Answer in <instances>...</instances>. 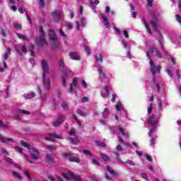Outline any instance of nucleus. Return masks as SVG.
<instances>
[{"label": "nucleus", "instance_id": "603ef678", "mask_svg": "<svg viewBox=\"0 0 181 181\" xmlns=\"http://www.w3.org/2000/svg\"><path fill=\"white\" fill-rule=\"evenodd\" d=\"M155 141H156V138L152 137L150 141V146H155Z\"/></svg>", "mask_w": 181, "mask_h": 181}, {"label": "nucleus", "instance_id": "a19ab883", "mask_svg": "<svg viewBox=\"0 0 181 181\" xmlns=\"http://www.w3.org/2000/svg\"><path fill=\"white\" fill-rule=\"evenodd\" d=\"M18 37H19L20 39H21V40H28V37L25 35H22V34H20V33H17L16 34Z\"/></svg>", "mask_w": 181, "mask_h": 181}, {"label": "nucleus", "instance_id": "4c0bfd02", "mask_svg": "<svg viewBox=\"0 0 181 181\" xmlns=\"http://www.w3.org/2000/svg\"><path fill=\"white\" fill-rule=\"evenodd\" d=\"M13 176L17 179H19V180H22V176H21V174L16 171H13Z\"/></svg>", "mask_w": 181, "mask_h": 181}, {"label": "nucleus", "instance_id": "ddd939ff", "mask_svg": "<svg viewBox=\"0 0 181 181\" xmlns=\"http://www.w3.org/2000/svg\"><path fill=\"white\" fill-rule=\"evenodd\" d=\"M106 170L111 175V176H121V174L117 173L111 166L107 165Z\"/></svg>", "mask_w": 181, "mask_h": 181}, {"label": "nucleus", "instance_id": "7c9ffc66", "mask_svg": "<svg viewBox=\"0 0 181 181\" xmlns=\"http://www.w3.org/2000/svg\"><path fill=\"white\" fill-rule=\"evenodd\" d=\"M13 26L15 28V29H16V30H22V25L18 23L17 22H14L13 23Z\"/></svg>", "mask_w": 181, "mask_h": 181}, {"label": "nucleus", "instance_id": "79ce46f5", "mask_svg": "<svg viewBox=\"0 0 181 181\" xmlns=\"http://www.w3.org/2000/svg\"><path fill=\"white\" fill-rule=\"evenodd\" d=\"M4 159L7 163H10L11 165H13V160L12 158L8 157V156H4Z\"/></svg>", "mask_w": 181, "mask_h": 181}, {"label": "nucleus", "instance_id": "bb28decb", "mask_svg": "<svg viewBox=\"0 0 181 181\" xmlns=\"http://www.w3.org/2000/svg\"><path fill=\"white\" fill-rule=\"evenodd\" d=\"M98 4H100V0H94V1H93V0H90V8L93 9H95V5H98Z\"/></svg>", "mask_w": 181, "mask_h": 181}, {"label": "nucleus", "instance_id": "a211bd4d", "mask_svg": "<svg viewBox=\"0 0 181 181\" xmlns=\"http://www.w3.org/2000/svg\"><path fill=\"white\" fill-rule=\"evenodd\" d=\"M110 114H111V112L110 111V109H108V107H105L104 109L103 112H102V117L105 119H107L108 116L110 115Z\"/></svg>", "mask_w": 181, "mask_h": 181}, {"label": "nucleus", "instance_id": "cd10ccee", "mask_svg": "<svg viewBox=\"0 0 181 181\" xmlns=\"http://www.w3.org/2000/svg\"><path fill=\"white\" fill-rule=\"evenodd\" d=\"M0 141L1 142H3V144H6V142H8V141H10V142H15L13 141V139H11V138H7L6 139V138H5V137H4L2 136H0Z\"/></svg>", "mask_w": 181, "mask_h": 181}, {"label": "nucleus", "instance_id": "4468645a", "mask_svg": "<svg viewBox=\"0 0 181 181\" xmlns=\"http://www.w3.org/2000/svg\"><path fill=\"white\" fill-rule=\"evenodd\" d=\"M61 78L63 87H66L67 83L66 80L67 78H69V74L66 71H64V74L62 75Z\"/></svg>", "mask_w": 181, "mask_h": 181}, {"label": "nucleus", "instance_id": "9d476101", "mask_svg": "<svg viewBox=\"0 0 181 181\" xmlns=\"http://www.w3.org/2000/svg\"><path fill=\"white\" fill-rule=\"evenodd\" d=\"M54 138L57 139H62V135L56 134L55 133H51L49 136H46V141H54Z\"/></svg>", "mask_w": 181, "mask_h": 181}, {"label": "nucleus", "instance_id": "49530a36", "mask_svg": "<svg viewBox=\"0 0 181 181\" xmlns=\"http://www.w3.org/2000/svg\"><path fill=\"white\" fill-rule=\"evenodd\" d=\"M91 163H93V165H95L96 166H100V162L95 158L92 159Z\"/></svg>", "mask_w": 181, "mask_h": 181}, {"label": "nucleus", "instance_id": "39448f33", "mask_svg": "<svg viewBox=\"0 0 181 181\" xmlns=\"http://www.w3.org/2000/svg\"><path fill=\"white\" fill-rule=\"evenodd\" d=\"M50 15L54 22H59L62 18V12L59 10H55L54 11L51 12Z\"/></svg>", "mask_w": 181, "mask_h": 181}, {"label": "nucleus", "instance_id": "0e129e2a", "mask_svg": "<svg viewBox=\"0 0 181 181\" xmlns=\"http://www.w3.org/2000/svg\"><path fill=\"white\" fill-rule=\"evenodd\" d=\"M83 153L86 154L87 156H91V152L88 150H83Z\"/></svg>", "mask_w": 181, "mask_h": 181}, {"label": "nucleus", "instance_id": "774afa93", "mask_svg": "<svg viewBox=\"0 0 181 181\" xmlns=\"http://www.w3.org/2000/svg\"><path fill=\"white\" fill-rule=\"evenodd\" d=\"M116 110H117V111L121 110V103H119L116 105Z\"/></svg>", "mask_w": 181, "mask_h": 181}, {"label": "nucleus", "instance_id": "f8f14e48", "mask_svg": "<svg viewBox=\"0 0 181 181\" xmlns=\"http://www.w3.org/2000/svg\"><path fill=\"white\" fill-rule=\"evenodd\" d=\"M105 92L102 91L100 93L101 96L103 98H107V97H110V86L108 85H105L104 87Z\"/></svg>", "mask_w": 181, "mask_h": 181}, {"label": "nucleus", "instance_id": "9b49d317", "mask_svg": "<svg viewBox=\"0 0 181 181\" xmlns=\"http://www.w3.org/2000/svg\"><path fill=\"white\" fill-rule=\"evenodd\" d=\"M32 150L34 152V153H30L31 159H33V160H37V159H39V155L40 153L39 152V150H37L35 148H33Z\"/></svg>", "mask_w": 181, "mask_h": 181}, {"label": "nucleus", "instance_id": "412c9836", "mask_svg": "<svg viewBox=\"0 0 181 181\" xmlns=\"http://www.w3.org/2000/svg\"><path fill=\"white\" fill-rule=\"evenodd\" d=\"M100 16H102V19H103V22L105 25V26H106V28H110V22L108 21V18H107V16L104 14H100Z\"/></svg>", "mask_w": 181, "mask_h": 181}, {"label": "nucleus", "instance_id": "5701e85b", "mask_svg": "<svg viewBox=\"0 0 181 181\" xmlns=\"http://www.w3.org/2000/svg\"><path fill=\"white\" fill-rule=\"evenodd\" d=\"M118 129H119V132H121L122 135H123V136L124 138H129V133L125 132V130L124 129V128L119 127H118Z\"/></svg>", "mask_w": 181, "mask_h": 181}, {"label": "nucleus", "instance_id": "864d4df0", "mask_svg": "<svg viewBox=\"0 0 181 181\" xmlns=\"http://www.w3.org/2000/svg\"><path fill=\"white\" fill-rule=\"evenodd\" d=\"M62 107L63 110H69V106L67 105V103L66 102H62Z\"/></svg>", "mask_w": 181, "mask_h": 181}, {"label": "nucleus", "instance_id": "e433bc0d", "mask_svg": "<svg viewBox=\"0 0 181 181\" xmlns=\"http://www.w3.org/2000/svg\"><path fill=\"white\" fill-rule=\"evenodd\" d=\"M100 158L103 159V160H105L106 162H110V157L107 156V154L101 153Z\"/></svg>", "mask_w": 181, "mask_h": 181}, {"label": "nucleus", "instance_id": "de8ad7c7", "mask_svg": "<svg viewBox=\"0 0 181 181\" xmlns=\"http://www.w3.org/2000/svg\"><path fill=\"white\" fill-rule=\"evenodd\" d=\"M85 51L88 56H90V54H91V50L90 49V47H88L87 45H85Z\"/></svg>", "mask_w": 181, "mask_h": 181}, {"label": "nucleus", "instance_id": "3c124183", "mask_svg": "<svg viewBox=\"0 0 181 181\" xmlns=\"http://www.w3.org/2000/svg\"><path fill=\"white\" fill-rule=\"evenodd\" d=\"M105 178L106 179V180L108 181H112V177L110 176V175H108V173H105Z\"/></svg>", "mask_w": 181, "mask_h": 181}, {"label": "nucleus", "instance_id": "6e6552de", "mask_svg": "<svg viewBox=\"0 0 181 181\" xmlns=\"http://www.w3.org/2000/svg\"><path fill=\"white\" fill-rule=\"evenodd\" d=\"M64 158H69V162H76V163H80V159L77 157L71 156L70 153H64Z\"/></svg>", "mask_w": 181, "mask_h": 181}, {"label": "nucleus", "instance_id": "f03ea898", "mask_svg": "<svg viewBox=\"0 0 181 181\" xmlns=\"http://www.w3.org/2000/svg\"><path fill=\"white\" fill-rule=\"evenodd\" d=\"M147 124L151 125V127H158L159 125V117H156L155 115H151L147 119Z\"/></svg>", "mask_w": 181, "mask_h": 181}, {"label": "nucleus", "instance_id": "72a5a7b5", "mask_svg": "<svg viewBox=\"0 0 181 181\" xmlns=\"http://www.w3.org/2000/svg\"><path fill=\"white\" fill-rule=\"evenodd\" d=\"M156 128H158V127H153L149 132H148V136H150V138H152V136H153V134L155 133V131H156Z\"/></svg>", "mask_w": 181, "mask_h": 181}, {"label": "nucleus", "instance_id": "0eeeda50", "mask_svg": "<svg viewBox=\"0 0 181 181\" xmlns=\"http://www.w3.org/2000/svg\"><path fill=\"white\" fill-rule=\"evenodd\" d=\"M77 84H78V78L74 77L72 79L71 84L69 88L68 93H74V87H77Z\"/></svg>", "mask_w": 181, "mask_h": 181}, {"label": "nucleus", "instance_id": "5fc2aeb1", "mask_svg": "<svg viewBox=\"0 0 181 181\" xmlns=\"http://www.w3.org/2000/svg\"><path fill=\"white\" fill-rule=\"evenodd\" d=\"M72 179L74 181H82L81 177L78 175H74V177H72Z\"/></svg>", "mask_w": 181, "mask_h": 181}, {"label": "nucleus", "instance_id": "2f4dec72", "mask_svg": "<svg viewBox=\"0 0 181 181\" xmlns=\"http://www.w3.org/2000/svg\"><path fill=\"white\" fill-rule=\"evenodd\" d=\"M123 165H129V166H135V163L131 160H127L126 161H122Z\"/></svg>", "mask_w": 181, "mask_h": 181}, {"label": "nucleus", "instance_id": "c85d7f7f", "mask_svg": "<svg viewBox=\"0 0 181 181\" xmlns=\"http://www.w3.org/2000/svg\"><path fill=\"white\" fill-rule=\"evenodd\" d=\"M45 158L49 163H53L54 162L53 155L50 153L46 154Z\"/></svg>", "mask_w": 181, "mask_h": 181}, {"label": "nucleus", "instance_id": "aec40b11", "mask_svg": "<svg viewBox=\"0 0 181 181\" xmlns=\"http://www.w3.org/2000/svg\"><path fill=\"white\" fill-rule=\"evenodd\" d=\"M36 93L33 91H30L26 95H23V97L26 98V100H32V98H35Z\"/></svg>", "mask_w": 181, "mask_h": 181}, {"label": "nucleus", "instance_id": "680f3d73", "mask_svg": "<svg viewBox=\"0 0 181 181\" xmlns=\"http://www.w3.org/2000/svg\"><path fill=\"white\" fill-rule=\"evenodd\" d=\"M119 142H120V144H122V145H124L125 146H128V144L124 143V140L120 137L119 138Z\"/></svg>", "mask_w": 181, "mask_h": 181}, {"label": "nucleus", "instance_id": "69168bd1", "mask_svg": "<svg viewBox=\"0 0 181 181\" xmlns=\"http://www.w3.org/2000/svg\"><path fill=\"white\" fill-rule=\"evenodd\" d=\"M175 18L177 19V22H179V23H181V16L180 15H176Z\"/></svg>", "mask_w": 181, "mask_h": 181}, {"label": "nucleus", "instance_id": "f704fd0d", "mask_svg": "<svg viewBox=\"0 0 181 181\" xmlns=\"http://www.w3.org/2000/svg\"><path fill=\"white\" fill-rule=\"evenodd\" d=\"M95 59L96 62H100V63H103V54H95Z\"/></svg>", "mask_w": 181, "mask_h": 181}, {"label": "nucleus", "instance_id": "4be33fe9", "mask_svg": "<svg viewBox=\"0 0 181 181\" xmlns=\"http://www.w3.org/2000/svg\"><path fill=\"white\" fill-rule=\"evenodd\" d=\"M45 37V36L37 37V40H38V45H40V46H42V45H45V42H46V38Z\"/></svg>", "mask_w": 181, "mask_h": 181}, {"label": "nucleus", "instance_id": "4d7b16f0", "mask_svg": "<svg viewBox=\"0 0 181 181\" xmlns=\"http://www.w3.org/2000/svg\"><path fill=\"white\" fill-rule=\"evenodd\" d=\"M1 153H4V155H9V152L5 149V148H2L1 149Z\"/></svg>", "mask_w": 181, "mask_h": 181}, {"label": "nucleus", "instance_id": "20e7f679", "mask_svg": "<svg viewBox=\"0 0 181 181\" xmlns=\"http://www.w3.org/2000/svg\"><path fill=\"white\" fill-rule=\"evenodd\" d=\"M150 66H151V71L153 76H155L156 73H160V65H158L157 66L155 65V62L153 60H150Z\"/></svg>", "mask_w": 181, "mask_h": 181}, {"label": "nucleus", "instance_id": "b1692460", "mask_svg": "<svg viewBox=\"0 0 181 181\" xmlns=\"http://www.w3.org/2000/svg\"><path fill=\"white\" fill-rule=\"evenodd\" d=\"M98 71L102 75L103 78H107V76L105 75V71L104 70V67L103 66L98 67Z\"/></svg>", "mask_w": 181, "mask_h": 181}, {"label": "nucleus", "instance_id": "338daca9", "mask_svg": "<svg viewBox=\"0 0 181 181\" xmlns=\"http://www.w3.org/2000/svg\"><path fill=\"white\" fill-rule=\"evenodd\" d=\"M81 101H82V103H88V98L83 97V98H82Z\"/></svg>", "mask_w": 181, "mask_h": 181}, {"label": "nucleus", "instance_id": "e2e57ef3", "mask_svg": "<svg viewBox=\"0 0 181 181\" xmlns=\"http://www.w3.org/2000/svg\"><path fill=\"white\" fill-rule=\"evenodd\" d=\"M153 4V0H147V5L150 6V8H152Z\"/></svg>", "mask_w": 181, "mask_h": 181}, {"label": "nucleus", "instance_id": "473e14b6", "mask_svg": "<svg viewBox=\"0 0 181 181\" xmlns=\"http://www.w3.org/2000/svg\"><path fill=\"white\" fill-rule=\"evenodd\" d=\"M45 148L46 149H48V151H49L50 152H54V151H56V146L53 145H47Z\"/></svg>", "mask_w": 181, "mask_h": 181}, {"label": "nucleus", "instance_id": "7ed1b4c3", "mask_svg": "<svg viewBox=\"0 0 181 181\" xmlns=\"http://www.w3.org/2000/svg\"><path fill=\"white\" fill-rule=\"evenodd\" d=\"M151 16L152 20L150 21V25L154 32H158V17L153 13H151Z\"/></svg>", "mask_w": 181, "mask_h": 181}, {"label": "nucleus", "instance_id": "c756f323", "mask_svg": "<svg viewBox=\"0 0 181 181\" xmlns=\"http://www.w3.org/2000/svg\"><path fill=\"white\" fill-rule=\"evenodd\" d=\"M11 48H8L7 49V52H6L5 54L3 57L4 62H6V60H8V58L9 57L8 55H11Z\"/></svg>", "mask_w": 181, "mask_h": 181}, {"label": "nucleus", "instance_id": "2eb2a0df", "mask_svg": "<svg viewBox=\"0 0 181 181\" xmlns=\"http://www.w3.org/2000/svg\"><path fill=\"white\" fill-rule=\"evenodd\" d=\"M64 119V116L63 115H60L58 116V118L55 122H53V126L54 127H57L58 125H60L62 124V122Z\"/></svg>", "mask_w": 181, "mask_h": 181}, {"label": "nucleus", "instance_id": "09e8293b", "mask_svg": "<svg viewBox=\"0 0 181 181\" xmlns=\"http://www.w3.org/2000/svg\"><path fill=\"white\" fill-rule=\"evenodd\" d=\"M153 110V106L152 105V103H150V105L147 110V112L148 115L152 113V110Z\"/></svg>", "mask_w": 181, "mask_h": 181}, {"label": "nucleus", "instance_id": "a18cd8bd", "mask_svg": "<svg viewBox=\"0 0 181 181\" xmlns=\"http://www.w3.org/2000/svg\"><path fill=\"white\" fill-rule=\"evenodd\" d=\"M0 127L2 128H5L6 129H9V127L6 124H4V122L2 120H0Z\"/></svg>", "mask_w": 181, "mask_h": 181}, {"label": "nucleus", "instance_id": "6ab92c4d", "mask_svg": "<svg viewBox=\"0 0 181 181\" xmlns=\"http://www.w3.org/2000/svg\"><path fill=\"white\" fill-rule=\"evenodd\" d=\"M62 176H63L64 179H65L66 180H70V179H71V177L73 178L74 175H73V172L69 171L66 174L62 173Z\"/></svg>", "mask_w": 181, "mask_h": 181}, {"label": "nucleus", "instance_id": "37998d69", "mask_svg": "<svg viewBox=\"0 0 181 181\" xmlns=\"http://www.w3.org/2000/svg\"><path fill=\"white\" fill-rule=\"evenodd\" d=\"M40 36L46 37V34L45 33V30H43V26L42 25L40 27Z\"/></svg>", "mask_w": 181, "mask_h": 181}, {"label": "nucleus", "instance_id": "f3484780", "mask_svg": "<svg viewBox=\"0 0 181 181\" xmlns=\"http://www.w3.org/2000/svg\"><path fill=\"white\" fill-rule=\"evenodd\" d=\"M69 56L71 57L72 60L78 61V60H81V59L80 57V55L77 52H69Z\"/></svg>", "mask_w": 181, "mask_h": 181}, {"label": "nucleus", "instance_id": "6e6d98bb", "mask_svg": "<svg viewBox=\"0 0 181 181\" xmlns=\"http://www.w3.org/2000/svg\"><path fill=\"white\" fill-rule=\"evenodd\" d=\"M65 27H66V29H68V30L73 29V25L71 24V23H66Z\"/></svg>", "mask_w": 181, "mask_h": 181}, {"label": "nucleus", "instance_id": "1a4fd4ad", "mask_svg": "<svg viewBox=\"0 0 181 181\" xmlns=\"http://www.w3.org/2000/svg\"><path fill=\"white\" fill-rule=\"evenodd\" d=\"M149 50L151 54H153V53H156L158 59H162V54L160 53V51H159L158 48H155V47L151 46L149 47Z\"/></svg>", "mask_w": 181, "mask_h": 181}, {"label": "nucleus", "instance_id": "a878e982", "mask_svg": "<svg viewBox=\"0 0 181 181\" xmlns=\"http://www.w3.org/2000/svg\"><path fill=\"white\" fill-rule=\"evenodd\" d=\"M175 71V68L173 66H170L167 69V73L170 77H173V72Z\"/></svg>", "mask_w": 181, "mask_h": 181}, {"label": "nucleus", "instance_id": "ea45409f", "mask_svg": "<svg viewBox=\"0 0 181 181\" xmlns=\"http://www.w3.org/2000/svg\"><path fill=\"white\" fill-rule=\"evenodd\" d=\"M144 24L145 25V28L147 30V32L150 34L152 35V31L151 30V28H149V25H148V23H146V21H144Z\"/></svg>", "mask_w": 181, "mask_h": 181}, {"label": "nucleus", "instance_id": "f257e3e1", "mask_svg": "<svg viewBox=\"0 0 181 181\" xmlns=\"http://www.w3.org/2000/svg\"><path fill=\"white\" fill-rule=\"evenodd\" d=\"M41 66L44 71L42 74V78H44V85L46 90L49 91V90H50V80L46 79V76L49 74V64H47V62H46L45 59H42L41 62Z\"/></svg>", "mask_w": 181, "mask_h": 181}, {"label": "nucleus", "instance_id": "8fccbe9b", "mask_svg": "<svg viewBox=\"0 0 181 181\" xmlns=\"http://www.w3.org/2000/svg\"><path fill=\"white\" fill-rule=\"evenodd\" d=\"M59 66L61 69H64V61L63 59H59Z\"/></svg>", "mask_w": 181, "mask_h": 181}, {"label": "nucleus", "instance_id": "423d86ee", "mask_svg": "<svg viewBox=\"0 0 181 181\" xmlns=\"http://www.w3.org/2000/svg\"><path fill=\"white\" fill-rule=\"evenodd\" d=\"M49 40H52L56 46L59 45V39L57 38V35H56V33L53 30H49Z\"/></svg>", "mask_w": 181, "mask_h": 181}, {"label": "nucleus", "instance_id": "393cba45", "mask_svg": "<svg viewBox=\"0 0 181 181\" xmlns=\"http://www.w3.org/2000/svg\"><path fill=\"white\" fill-rule=\"evenodd\" d=\"M21 145H22V146H23L24 148H27L28 151H30V149H32V146H30L29 143L25 142L23 140L21 141Z\"/></svg>", "mask_w": 181, "mask_h": 181}, {"label": "nucleus", "instance_id": "dca6fc26", "mask_svg": "<svg viewBox=\"0 0 181 181\" xmlns=\"http://www.w3.org/2000/svg\"><path fill=\"white\" fill-rule=\"evenodd\" d=\"M69 135H71L70 141L71 144H76V141H77V136H76V132L74 129H71L69 132Z\"/></svg>", "mask_w": 181, "mask_h": 181}, {"label": "nucleus", "instance_id": "c9c22d12", "mask_svg": "<svg viewBox=\"0 0 181 181\" xmlns=\"http://www.w3.org/2000/svg\"><path fill=\"white\" fill-rule=\"evenodd\" d=\"M35 45L33 44H30V56H33V57H35Z\"/></svg>", "mask_w": 181, "mask_h": 181}, {"label": "nucleus", "instance_id": "58836bf2", "mask_svg": "<svg viewBox=\"0 0 181 181\" xmlns=\"http://www.w3.org/2000/svg\"><path fill=\"white\" fill-rule=\"evenodd\" d=\"M95 144H96L97 146H102V148H107V145L105 144H104V142H103V141H96Z\"/></svg>", "mask_w": 181, "mask_h": 181}, {"label": "nucleus", "instance_id": "052dcab7", "mask_svg": "<svg viewBox=\"0 0 181 181\" xmlns=\"http://www.w3.org/2000/svg\"><path fill=\"white\" fill-rule=\"evenodd\" d=\"M21 50L23 53H25V54L28 53V48H26V46L25 45L22 46Z\"/></svg>", "mask_w": 181, "mask_h": 181}, {"label": "nucleus", "instance_id": "13d9d810", "mask_svg": "<svg viewBox=\"0 0 181 181\" xmlns=\"http://www.w3.org/2000/svg\"><path fill=\"white\" fill-rule=\"evenodd\" d=\"M14 149H16L19 153H23V150H22V148H20L18 146H16Z\"/></svg>", "mask_w": 181, "mask_h": 181}, {"label": "nucleus", "instance_id": "bf43d9fd", "mask_svg": "<svg viewBox=\"0 0 181 181\" xmlns=\"http://www.w3.org/2000/svg\"><path fill=\"white\" fill-rule=\"evenodd\" d=\"M115 30L118 36H121V30L119 28L115 27Z\"/></svg>", "mask_w": 181, "mask_h": 181}, {"label": "nucleus", "instance_id": "c03bdc74", "mask_svg": "<svg viewBox=\"0 0 181 181\" xmlns=\"http://www.w3.org/2000/svg\"><path fill=\"white\" fill-rule=\"evenodd\" d=\"M76 112H77V114H78V115H81V117H86V113L80 109H78L76 110Z\"/></svg>", "mask_w": 181, "mask_h": 181}]
</instances>
